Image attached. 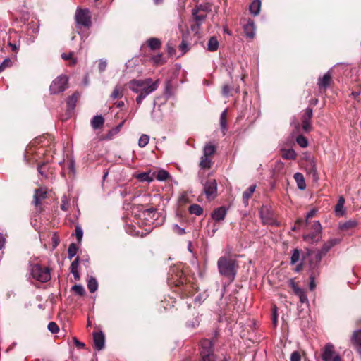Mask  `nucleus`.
<instances>
[{"mask_svg":"<svg viewBox=\"0 0 361 361\" xmlns=\"http://www.w3.org/2000/svg\"><path fill=\"white\" fill-rule=\"evenodd\" d=\"M159 80H154L151 78L145 79H133L128 83L129 89L135 93L138 94L135 99L136 104L140 106L143 99L154 92L159 87Z\"/></svg>","mask_w":361,"mask_h":361,"instance_id":"1","label":"nucleus"},{"mask_svg":"<svg viewBox=\"0 0 361 361\" xmlns=\"http://www.w3.org/2000/svg\"><path fill=\"white\" fill-rule=\"evenodd\" d=\"M217 267L219 274L227 279L229 283H233L240 269L238 261L233 256L224 255L219 258Z\"/></svg>","mask_w":361,"mask_h":361,"instance_id":"2","label":"nucleus"},{"mask_svg":"<svg viewBox=\"0 0 361 361\" xmlns=\"http://www.w3.org/2000/svg\"><path fill=\"white\" fill-rule=\"evenodd\" d=\"M219 333L215 331L211 339L204 338L200 343V355L202 361H216V355L214 353L215 344Z\"/></svg>","mask_w":361,"mask_h":361,"instance_id":"3","label":"nucleus"},{"mask_svg":"<svg viewBox=\"0 0 361 361\" xmlns=\"http://www.w3.org/2000/svg\"><path fill=\"white\" fill-rule=\"evenodd\" d=\"M176 291L179 293L183 298L192 296L197 291V286L194 283L187 281L186 278L180 277L176 283Z\"/></svg>","mask_w":361,"mask_h":361,"instance_id":"4","label":"nucleus"},{"mask_svg":"<svg viewBox=\"0 0 361 361\" xmlns=\"http://www.w3.org/2000/svg\"><path fill=\"white\" fill-rule=\"evenodd\" d=\"M31 274L34 279L41 282H47L51 279L49 269L38 264L33 265Z\"/></svg>","mask_w":361,"mask_h":361,"instance_id":"5","label":"nucleus"},{"mask_svg":"<svg viewBox=\"0 0 361 361\" xmlns=\"http://www.w3.org/2000/svg\"><path fill=\"white\" fill-rule=\"evenodd\" d=\"M207 15L204 13H200L197 9L192 10V23L190 25V29L195 35H197L201 29V25L206 20Z\"/></svg>","mask_w":361,"mask_h":361,"instance_id":"6","label":"nucleus"},{"mask_svg":"<svg viewBox=\"0 0 361 361\" xmlns=\"http://www.w3.org/2000/svg\"><path fill=\"white\" fill-rule=\"evenodd\" d=\"M203 192L208 200H213L217 196V183L216 179L209 178L203 183Z\"/></svg>","mask_w":361,"mask_h":361,"instance_id":"7","label":"nucleus"},{"mask_svg":"<svg viewBox=\"0 0 361 361\" xmlns=\"http://www.w3.org/2000/svg\"><path fill=\"white\" fill-rule=\"evenodd\" d=\"M68 87V78L65 75H60L53 80L49 91L51 94H56L63 92Z\"/></svg>","mask_w":361,"mask_h":361,"instance_id":"8","label":"nucleus"},{"mask_svg":"<svg viewBox=\"0 0 361 361\" xmlns=\"http://www.w3.org/2000/svg\"><path fill=\"white\" fill-rule=\"evenodd\" d=\"M75 20L78 25L89 28L92 25L91 16L89 10L78 9L75 13Z\"/></svg>","mask_w":361,"mask_h":361,"instance_id":"9","label":"nucleus"},{"mask_svg":"<svg viewBox=\"0 0 361 361\" xmlns=\"http://www.w3.org/2000/svg\"><path fill=\"white\" fill-rule=\"evenodd\" d=\"M338 243V240L337 239H331L326 242L320 250H319L315 256H314V260L315 262H313V264H317V266L319 265V263L322 260V258L329 251V250L335 246Z\"/></svg>","mask_w":361,"mask_h":361,"instance_id":"10","label":"nucleus"},{"mask_svg":"<svg viewBox=\"0 0 361 361\" xmlns=\"http://www.w3.org/2000/svg\"><path fill=\"white\" fill-rule=\"evenodd\" d=\"M322 360L324 361H341V357L334 350V345L328 343L325 345L322 353Z\"/></svg>","mask_w":361,"mask_h":361,"instance_id":"11","label":"nucleus"},{"mask_svg":"<svg viewBox=\"0 0 361 361\" xmlns=\"http://www.w3.org/2000/svg\"><path fill=\"white\" fill-rule=\"evenodd\" d=\"M47 191L46 189L39 188L35 190L33 196V204L39 212H42V202L47 198Z\"/></svg>","mask_w":361,"mask_h":361,"instance_id":"12","label":"nucleus"},{"mask_svg":"<svg viewBox=\"0 0 361 361\" xmlns=\"http://www.w3.org/2000/svg\"><path fill=\"white\" fill-rule=\"evenodd\" d=\"M313 116V111L312 108H307L302 116V129L305 133H309L312 130V118Z\"/></svg>","mask_w":361,"mask_h":361,"instance_id":"13","label":"nucleus"},{"mask_svg":"<svg viewBox=\"0 0 361 361\" xmlns=\"http://www.w3.org/2000/svg\"><path fill=\"white\" fill-rule=\"evenodd\" d=\"M320 274L319 266L313 264L312 261L310 262V289L314 290L316 288L315 279Z\"/></svg>","mask_w":361,"mask_h":361,"instance_id":"14","label":"nucleus"},{"mask_svg":"<svg viewBox=\"0 0 361 361\" xmlns=\"http://www.w3.org/2000/svg\"><path fill=\"white\" fill-rule=\"evenodd\" d=\"M312 228L313 230L312 233L306 235L304 238L305 240H310L312 241H318L320 238V233L322 232V226L319 221H314L312 225Z\"/></svg>","mask_w":361,"mask_h":361,"instance_id":"15","label":"nucleus"},{"mask_svg":"<svg viewBox=\"0 0 361 361\" xmlns=\"http://www.w3.org/2000/svg\"><path fill=\"white\" fill-rule=\"evenodd\" d=\"M289 286L292 288L294 294L299 297L301 303L308 302L305 292L293 279L289 281Z\"/></svg>","mask_w":361,"mask_h":361,"instance_id":"16","label":"nucleus"},{"mask_svg":"<svg viewBox=\"0 0 361 361\" xmlns=\"http://www.w3.org/2000/svg\"><path fill=\"white\" fill-rule=\"evenodd\" d=\"M93 342L95 349L101 350L104 346L105 337L104 334L102 332L93 333Z\"/></svg>","mask_w":361,"mask_h":361,"instance_id":"17","label":"nucleus"},{"mask_svg":"<svg viewBox=\"0 0 361 361\" xmlns=\"http://www.w3.org/2000/svg\"><path fill=\"white\" fill-rule=\"evenodd\" d=\"M227 214V209L225 207H220L216 209H215L212 214L211 217L212 219H214L216 222L223 221Z\"/></svg>","mask_w":361,"mask_h":361,"instance_id":"18","label":"nucleus"},{"mask_svg":"<svg viewBox=\"0 0 361 361\" xmlns=\"http://www.w3.org/2000/svg\"><path fill=\"white\" fill-rule=\"evenodd\" d=\"M244 32L245 35L252 39L255 35V26L252 19H248L247 23L243 25Z\"/></svg>","mask_w":361,"mask_h":361,"instance_id":"19","label":"nucleus"},{"mask_svg":"<svg viewBox=\"0 0 361 361\" xmlns=\"http://www.w3.org/2000/svg\"><path fill=\"white\" fill-rule=\"evenodd\" d=\"M331 82V75L330 73H326L322 78H320L318 81V86L320 91H326V88L329 86Z\"/></svg>","mask_w":361,"mask_h":361,"instance_id":"20","label":"nucleus"},{"mask_svg":"<svg viewBox=\"0 0 361 361\" xmlns=\"http://www.w3.org/2000/svg\"><path fill=\"white\" fill-rule=\"evenodd\" d=\"M358 223L356 220L350 219L339 224V229L342 232L348 233L357 227Z\"/></svg>","mask_w":361,"mask_h":361,"instance_id":"21","label":"nucleus"},{"mask_svg":"<svg viewBox=\"0 0 361 361\" xmlns=\"http://www.w3.org/2000/svg\"><path fill=\"white\" fill-rule=\"evenodd\" d=\"M145 44L152 51H157L160 49L162 44L161 41L156 37L149 38L145 42Z\"/></svg>","mask_w":361,"mask_h":361,"instance_id":"22","label":"nucleus"},{"mask_svg":"<svg viewBox=\"0 0 361 361\" xmlns=\"http://www.w3.org/2000/svg\"><path fill=\"white\" fill-rule=\"evenodd\" d=\"M351 343L359 352H361V329L353 333Z\"/></svg>","mask_w":361,"mask_h":361,"instance_id":"23","label":"nucleus"},{"mask_svg":"<svg viewBox=\"0 0 361 361\" xmlns=\"http://www.w3.org/2000/svg\"><path fill=\"white\" fill-rule=\"evenodd\" d=\"M345 198L343 196H340L335 206V213L338 216H342L345 214L344 204Z\"/></svg>","mask_w":361,"mask_h":361,"instance_id":"24","label":"nucleus"},{"mask_svg":"<svg viewBox=\"0 0 361 361\" xmlns=\"http://www.w3.org/2000/svg\"><path fill=\"white\" fill-rule=\"evenodd\" d=\"M123 94H124V87L121 85H116L110 95V99L111 100H115L117 99L122 98L123 96Z\"/></svg>","mask_w":361,"mask_h":361,"instance_id":"25","label":"nucleus"},{"mask_svg":"<svg viewBox=\"0 0 361 361\" xmlns=\"http://www.w3.org/2000/svg\"><path fill=\"white\" fill-rule=\"evenodd\" d=\"M216 151V147L211 142L207 143L203 149V155L209 158L214 157Z\"/></svg>","mask_w":361,"mask_h":361,"instance_id":"26","label":"nucleus"},{"mask_svg":"<svg viewBox=\"0 0 361 361\" xmlns=\"http://www.w3.org/2000/svg\"><path fill=\"white\" fill-rule=\"evenodd\" d=\"M256 188L255 185H250L245 191L243 193V202L245 206L248 205L249 200L252 196Z\"/></svg>","mask_w":361,"mask_h":361,"instance_id":"27","label":"nucleus"},{"mask_svg":"<svg viewBox=\"0 0 361 361\" xmlns=\"http://www.w3.org/2000/svg\"><path fill=\"white\" fill-rule=\"evenodd\" d=\"M80 94L78 92H74L67 99V106L68 109H73L77 104L78 100L80 98Z\"/></svg>","mask_w":361,"mask_h":361,"instance_id":"28","label":"nucleus"},{"mask_svg":"<svg viewBox=\"0 0 361 361\" xmlns=\"http://www.w3.org/2000/svg\"><path fill=\"white\" fill-rule=\"evenodd\" d=\"M281 157L283 159L294 160L297 157V154L293 149H282Z\"/></svg>","mask_w":361,"mask_h":361,"instance_id":"29","label":"nucleus"},{"mask_svg":"<svg viewBox=\"0 0 361 361\" xmlns=\"http://www.w3.org/2000/svg\"><path fill=\"white\" fill-rule=\"evenodd\" d=\"M104 123V119L102 116H94L91 121V126L94 129L101 128Z\"/></svg>","mask_w":361,"mask_h":361,"instance_id":"30","label":"nucleus"},{"mask_svg":"<svg viewBox=\"0 0 361 361\" xmlns=\"http://www.w3.org/2000/svg\"><path fill=\"white\" fill-rule=\"evenodd\" d=\"M294 179L295 180L298 187L300 190H305L306 188V183L305 181L304 176L300 173H296L294 174Z\"/></svg>","mask_w":361,"mask_h":361,"instance_id":"31","label":"nucleus"},{"mask_svg":"<svg viewBox=\"0 0 361 361\" xmlns=\"http://www.w3.org/2000/svg\"><path fill=\"white\" fill-rule=\"evenodd\" d=\"M260 7V0H254L250 6V11L252 15L257 16L259 13Z\"/></svg>","mask_w":361,"mask_h":361,"instance_id":"32","label":"nucleus"},{"mask_svg":"<svg viewBox=\"0 0 361 361\" xmlns=\"http://www.w3.org/2000/svg\"><path fill=\"white\" fill-rule=\"evenodd\" d=\"M200 166L201 169H209L212 166V158L202 156L200 159Z\"/></svg>","mask_w":361,"mask_h":361,"instance_id":"33","label":"nucleus"},{"mask_svg":"<svg viewBox=\"0 0 361 361\" xmlns=\"http://www.w3.org/2000/svg\"><path fill=\"white\" fill-rule=\"evenodd\" d=\"M219 42L216 37H212L207 43V49L210 51H215L218 49Z\"/></svg>","mask_w":361,"mask_h":361,"instance_id":"34","label":"nucleus"},{"mask_svg":"<svg viewBox=\"0 0 361 361\" xmlns=\"http://www.w3.org/2000/svg\"><path fill=\"white\" fill-rule=\"evenodd\" d=\"M188 211L190 214H195L197 216H200L203 214L202 207L197 204H191L188 208Z\"/></svg>","mask_w":361,"mask_h":361,"instance_id":"35","label":"nucleus"},{"mask_svg":"<svg viewBox=\"0 0 361 361\" xmlns=\"http://www.w3.org/2000/svg\"><path fill=\"white\" fill-rule=\"evenodd\" d=\"M193 9H197L200 13L207 14L212 11V5L209 3L196 5Z\"/></svg>","mask_w":361,"mask_h":361,"instance_id":"36","label":"nucleus"},{"mask_svg":"<svg viewBox=\"0 0 361 361\" xmlns=\"http://www.w3.org/2000/svg\"><path fill=\"white\" fill-rule=\"evenodd\" d=\"M157 215V209L154 207H149L143 210V216L145 219L150 217L151 219H156Z\"/></svg>","mask_w":361,"mask_h":361,"instance_id":"37","label":"nucleus"},{"mask_svg":"<svg viewBox=\"0 0 361 361\" xmlns=\"http://www.w3.org/2000/svg\"><path fill=\"white\" fill-rule=\"evenodd\" d=\"M87 288L90 293H94L98 288V283L95 278L90 277L87 281Z\"/></svg>","mask_w":361,"mask_h":361,"instance_id":"38","label":"nucleus"},{"mask_svg":"<svg viewBox=\"0 0 361 361\" xmlns=\"http://www.w3.org/2000/svg\"><path fill=\"white\" fill-rule=\"evenodd\" d=\"M227 111L224 110L220 116V126L222 129V130L226 131L228 130V126H227Z\"/></svg>","mask_w":361,"mask_h":361,"instance_id":"39","label":"nucleus"},{"mask_svg":"<svg viewBox=\"0 0 361 361\" xmlns=\"http://www.w3.org/2000/svg\"><path fill=\"white\" fill-rule=\"evenodd\" d=\"M152 60L154 64L163 65L166 62V60L164 58L163 54H159L152 57Z\"/></svg>","mask_w":361,"mask_h":361,"instance_id":"40","label":"nucleus"},{"mask_svg":"<svg viewBox=\"0 0 361 361\" xmlns=\"http://www.w3.org/2000/svg\"><path fill=\"white\" fill-rule=\"evenodd\" d=\"M37 171L39 173L45 178H47L48 168L45 163H41L37 165Z\"/></svg>","mask_w":361,"mask_h":361,"instance_id":"41","label":"nucleus"},{"mask_svg":"<svg viewBox=\"0 0 361 361\" xmlns=\"http://www.w3.org/2000/svg\"><path fill=\"white\" fill-rule=\"evenodd\" d=\"M77 252H78L77 245L75 243L70 244L68 249V258L70 259H72L76 255Z\"/></svg>","mask_w":361,"mask_h":361,"instance_id":"42","label":"nucleus"},{"mask_svg":"<svg viewBox=\"0 0 361 361\" xmlns=\"http://www.w3.org/2000/svg\"><path fill=\"white\" fill-rule=\"evenodd\" d=\"M178 49L183 54H185L190 50V47L185 37H183L182 42L178 46Z\"/></svg>","mask_w":361,"mask_h":361,"instance_id":"43","label":"nucleus"},{"mask_svg":"<svg viewBox=\"0 0 361 361\" xmlns=\"http://www.w3.org/2000/svg\"><path fill=\"white\" fill-rule=\"evenodd\" d=\"M170 177V174L165 170H159L157 173V178L159 180H166Z\"/></svg>","mask_w":361,"mask_h":361,"instance_id":"44","label":"nucleus"},{"mask_svg":"<svg viewBox=\"0 0 361 361\" xmlns=\"http://www.w3.org/2000/svg\"><path fill=\"white\" fill-rule=\"evenodd\" d=\"M296 142L301 147H307L308 145V141L303 135H298L296 138Z\"/></svg>","mask_w":361,"mask_h":361,"instance_id":"45","label":"nucleus"},{"mask_svg":"<svg viewBox=\"0 0 361 361\" xmlns=\"http://www.w3.org/2000/svg\"><path fill=\"white\" fill-rule=\"evenodd\" d=\"M149 140V136L145 134H143L140 136V137L138 140V145L140 147H144L148 144Z\"/></svg>","mask_w":361,"mask_h":361,"instance_id":"46","label":"nucleus"},{"mask_svg":"<svg viewBox=\"0 0 361 361\" xmlns=\"http://www.w3.org/2000/svg\"><path fill=\"white\" fill-rule=\"evenodd\" d=\"M300 250L298 249H294L293 252L291 256L290 264H296L300 259Z\"/></svg>","mask_w":361,"mask_h":361,"instance_id":"47","label":"nucleus"},{"mask_svg":"<svg viewBox=\"0 0 361 361\" xmlns=\"http://www.w3.org/2000/svg\"><path fill=\"white\" fill-rule=\"evenodd\" d=\"M72 290L74 291L76 294L82 296L85 295V291L82 285H75L72 287Z\"/></svg>","mask_w":361,"mask_h":361,"instance_id":"48","label":"nucleus"},{"mask_svg":"<svg viewBox=\"0 0 361 361\" xmlns=\"http://www.w3.org/2000/svg\"><path fill=\"white\" fill-rule=\"evenodd\" d=\"M305 224L306 225L305 220L299 218L295 221V224L292 228V231H296L299 230Z\"/></svg>","mask_w":361,"mask_h":361,"instance_id":"49","label":"nucleus"},{"mask_svg":"<svg viewBox=\"0 0 361 361\" xmlns=\"http://www.w3.org/2000/svg\"><path fill=\"white\" fill-rule=\"evenodd\" d=\"M61 57L64 59V60H70V63L71 65H74L76 63V60L73 58V54L72 52H70L68 54H65L63 53L62 55H61Z\"/></svg>","mask_w":361,"mask_h":361,"instance_id":"50","label":"nucleus"},{"mask_svg":"<svg viewBox=\"0 0 361 361\" xmlns=\"http://www.w3.org/2000/svg\"><path fill=\"white\" fill-rule=\"evenodd\" d=\"M107 61L106 60H104V59H100L98 61V69L99 71V72L102 73L104 72L106 69V67H107Z\"/></svg>","mask_w":361,"mask_h":361,"instance_id":"51","label":"nucleus"},{"mask_svg":"<svg viewBox=\"0 0 361 361\" xmlns=\"http://www.w3.org/2000/svg\"><path fill=\"white\" fill-rule=\"evenodd\" d=\"M125 121H126V120H123L115 128H113L112 130H111L109 133V136L111 137L112 135L118 133V132L121 130V128L123 126Z\"/></svg>","mask_w":361,"mask_h":361,"instance_id":"52","label":"nucleus"},{"mask_svg":"<svg viewBox=\"0 0 361 361\" xmlns=\"http://www.w3.org/2000/svg\"><path fill=\"white\" fill-rule=\"evenodd\" d=\"M47 327L48 329L53 334H56L59 331V326L54 322H49Z\"/></svg>","mask_w":361,"mask_h":361,"instance_id":"53","label":"nucleus"},{"mask_svg":"<svg viewBox=\"0 0 361 361\" xmlns=\"http://www.w3.org/2000/svg\"><path fill=\"white\" fill-rule=\"evenodd\" d=\"M12 65V61L10 59H6L4 61L0 64V72L3 71L8 67H10Z\"/></svg>","mask_w":361,"mask_h":361,"instance_id":"54","label":"nucleus"},{"mask_svg":"<svg viewBox=\"0 0 361 361\" xmlns=\"http://www.w3.org/2000/svg\"><path fill=\"white\" fill-rule=\"evenodd\" d=\"M75 236L78 241V243H80L83 236V231L80 226H77L75 227Z\"/></svg>","mask_w":361,"mask_h":361,"instance_id":"55","label":"nucleus"},{"mask_svg":"<svg viewBox=\"0 0 361 361\" xmlns=\"http://www.w3.org/2000/svg\"><path fill=\"white\" fill-rule=\"evenodd\" d=\"M137 178L140 181H142V182H144V181L149 182L152 180L151 178H149V174L147 173H140V174H138Z\"/></svg>","mask_w":361,"mask_h":361,"instance_id":"56","label":"nucleus"},{"mask_svg":"<svg viewBox=\"0 0 361 361\" xmlns=\"http://www.w3.org/2000/svg\"><path fill=\"white\" fill-rule=\"evenodd\" d=\"M79 267V258L76 257L71 263L70 266V271H78Z\"/></svg>","mask_w":361,"mask_h":361,"instance_id":"57","label":"nucleus"},{"mask_svg":"<svg viewBox=\"0 0 361 361\" xmlns=\"http://www.w3.org/2000/svg\"><path fill=\"white\" fill-rule=\"evenodd\" d=\"M60 208L63 211H67L68 209V202L66 196L62 197Z\"/></svg>","mask_w":361,"mask_h":361,"instance_id":"58","label":"nucleus"},{"mask_svg":"<svg viewBox=\"0 0 361 361\" xmlns=\"http://www.w3.org/2000/svg\"><path fill=\"white\" fill-rule=\"evenodd\" d=\"M301 355L298 351H294L290 355V361H300Z\"/></svg>","mask_w":361,"mask_h":361,"instance_id":"59","label":"nucleus"},{"mask_svg":"<svg viewBox=\"0 0 361 361\" xmlns=\"http://www.w3.org/2000/svg\"><path fill=\"white\" fill-rule=\"evenodd\" d=\"M167 51L169 56H173L176 54V49L173 48V45L169 42L166 44Z\"/></svg>","mask_w":361,"mask_h":361,"instance_id":"60","label":"nucleus"},{"mask_svg":"<svg viewBox=\"0 0 361 361\" xmlns=\"http://www.w3.org/2000/svg\"><path fill=\"white\" fill-rule=\"evenodd\" d=\"M317 213V210L313 209L312 210H310L306 215V219L305 220V224H307L308 223V219H310V218H312L313 216H314V215L316 214Z\"/></svg>","mask_w":361,"mask_h":361,"instance_id":"61","label":"nucleus"},{"mask_svg":"<svg viewBox=\"0 0 361 361\" xmlns=\"http://www.w3.org/2000/svg\"><path fill=\"white\" fill-rule=\"evenodd\" d=\"M173 231H174L175 233H176L178 235H183V234L185 233V229L180 228L178 225H175L173 226Z\"/></svg>","mask_w":361,"mask_h":361,"instance_id":"62","label":"nucleus"},{"mask_svg":"<svg viewBox=\"0 0 361 361\" xmlns=\"http://www.w3.org/2000/svg\"><path fill=\"white\" fill-rule=\"evenodd\" d=\"M6 238L5 235L0 233V250L3 249L4 247V245L6 244Z\"/></svg>","mask_w":361,"mask_h":361,"instance_id":"63","label":"nucleus"},{"mask_svg":"<svg viewBox=\"0 0 361 361\" xmlns=\"http://www.w3.org/2000/svg\"><path fill=\"white\" fill-rule=\"evenodd\" d=\"M73 342L75 346L78 348H83L85 347V343L78 341L75 337L73 338Z\"/></svg>","mask_w":361,"mask_h":361,"instance_id":"64","label":"nucleus"}]
</instances>
